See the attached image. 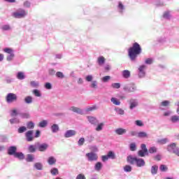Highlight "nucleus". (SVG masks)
<instances>
[{
  "instance_id": "1",
  "label": "nucleus",
  "mask_w": 179,
  "mask_h": 179,
  "mask_svg": "<svg viewBox=\"0 0 179 179\" xmlns=\"http://www.w3.org/2000/svg\"><path fill=\"white\" fill-rule=\"evenodd\" d=\"M142 52V48H141V45L138 43H134L128 50V55L130 61L131 62H135L136 61V58L139 54Z\"/></svg>"
},
{
  "instance_id": "2",
  "label": "nucleus",
  "mask_w": 179,
  "mask_h": 179,
  "mask_svg": "<svg viewBox=\"0 0 179 179\" xmlns=\"http://www.w3.org/2000/svg\"><path fill=\"white\" fill-rule=\"evenodd\" d=\"M127 163H129V164H136V167H145V165L146 164L145 159L132 157V155H129L127 157Z\"/></svg>"
},
{
  "instance_id": "3",
  "label": "nucleus",
  "mask_w": 179,
  "mask_h": 179,
  "mask_svg": "<svg viewBox=\"0 0 179 179\" xmlns=\"http://www.w3.org/2000/svg\"><path fill=\"white\" fill-rule=\"evenodd\" d=\"M11 16L13 17H15V19H23L24 17H26L27 16V12L24 9L20 8L17 11L11 14Z\"/></svg>"
},
{
  "instance_id": "4",
  "label": "nucleus",
  "mask_w": 179,
  "mask_h": 179,
  "mask_svg": "<svg viewBox=\"0 0 179 179\" xmlns=\"http://www.w3.org/2000/svg\"><path fill=\"white\" fill-rule=\"evenodd\" d=\"M3 52L8 54L6 57V60L10 62V61H13V58H15V52L10 48H6L3 50Z\"/></svg>"
},
{
  "instance_id": "5",
  "label": "nucleus",
  "mask_w": 179,
  "mask_h": 179,
  "mask_svg": "<svg viewBox=\"0 0 179 179\" xmlns=\"http://www.w3.org/2000/svg\"><path fill=\"white\" fill-rule=\"evenodd\" d=\"M6 101L8 104L17 101V95L13 93H8L6 96Z\"/></svg>"
},
{
  "instance_id": "6",
  "label": "nucleus",
  "mask_w": 179,
  "mask_h": 179,
  "mask_svg": "<svg viewBox=\"0 0 179 179\" xmlns=\"http://www.w3.org/2000/svg\"><path fill=\"white\" fill-rule=\"evenodd\" d=\"M123 90H124V92H127L128 93H134V92H136L138 90V88L135 83H131L124 87Z\"/></svg>"
},
{
  "instance_id": "7",
  "label": "nucleus",
  "mask_w": 179,
  "mask_h": 179,
  "mask_svg": "<svg viewBox=\"0 0 179 179\" xmlns=\"http://www.w3.org/2000/svg\"><path fill=\"white\" fill-rule=\"evenodd\" d=\"M146 66L141 65L139 66L138 69V79H143L146 76Z\"/></svg>"
},
{
  "instance_id": "8",
  "label": "nucleus",
  "mask_w": 179,
  "mask_h": 179,
  "mask_svg": "<svg viewBox=\"0 0 179 179\" xmlns=\"http://www.w3.org/2000/svg\"><path fill=\"white\" fill-rule=\"evenodd\" d=\"M85 80H87V82H92L90 87H91V89H97L98 86V83L97 80H93V76L92 75H88L85 77Z\"/></svg>"
},
{
  "instance_id": "9",
  "label": "nucleus",
  "mask_w": 179,
  "mask_h": 179,
  "mask_svg": "<svg viewBox=\"0 0 179 179\" xmlns=\"http://www.w3.org/2000/svg\"><path fill=\"white\" fill-rule=\"evenodd\" d=\"M85 156L88 162H97L99 160V156L93 152L87 153Z\"/></svg>"
},
{
  "instance_id": "10",
  "label": "nucleus",
  "mask_w": 179,
  "mask_h": 179,
  "mask_svg": "<svg viewBox=\"0 0 179 179\" xmlns=\"http://www.w3.org/2000/svg\"><path fill=\"white\" fill-rule=\"evenodd\" d=\"M34 131L33 130H28L25 132L24 136L27 142H33L34 141Z\"/></svg>"
},
{
  "instance_id": "11",
  "label": "nucleus",
  "mask_w": 179,
  "mask_h": 179,
  "mask_svg": "<svg viewBox=\"0 0 179 179\" xmlns=\"http://www.w3.org/2000/svg\"><path fill=\"white\" fill-rule=\"evenodd\" d=\"M7 153L9 156H15L17 153V147L16 145H11L7 149Z\"/></svg>"
},
{
  "instance_id": "12",
  "label": "nucleus",
  "mask_w": 179,
  "mask_h": 179,
  "mask_svg": "<svg viewBox=\"0 0 179 179\" xmlns=\"http://www.w3.org/2000/svg\"><path fill=\"white\" fill-rule=\"evenodd\" d=\"M129 109L134 110V108H136L139 106V101L138 99H131L129 101Z\"/></svg>"
},
{
  "instance_id": "13",
  "label": "nucleus",
  "mask_w": 179,
  "mask_h": 179,
  "mask_svg": "<svg viewBox=\"0 0 179 179\" xmlns=\"http://www.w3.org/2000/svg\"><path fill=\"white\" fill-rule=\"evenodd\" d=\"M48 144L44 143L42 144H40V143H38L37 144V148L38 150H39V152H45V150H47V149H48Z\"/></svg>"
},
{
  "instance_id": "14",
  "label": "nucleus",
  "mask_w": 179,
  "mask_h": 179,
  "mask_svg": "<svg viewBox=\"0 0 179 179\" xmlns=\"http://www.w3.org/2000/svg\"><path fill=\"white\" fill-rule=\"evenodd\" d=\"M177 144L176 143H172L167 145L166 150L169 152V153H173V152L177 149Z\"/></svg>"
},
{
  "instance_id": "15",
  "label": "nucleus",
  "mask_w": 179,
  "mask_h": 179,
  "mask_svg": "<svg viewBox=\"0 0 179 179\" xmlns=\"http://www.w3.org/2000/svg\"><path fill=\"white\" fill-rule=\"evenodd\" d=\"M69 110L73 111V113H76V114H80V115H83V110L76 106H71Z\"/></svg>"
},
{
  "instance_id": "16",
  "label": "nucleus",
  "mask_w": 179,
  "mask_h": 179,
  "mask_svg": "<svg viewBox=\"0 0 179 179\" xmlns=\"http://www.w3.org/2000/svg\"><path fill=\"white\" fill-rule=\"evenodd\" d=\"M76 135V131L75 130H67L64 134V138H72Z\"/></svg>"
},
{
  "instance_id": "17",
  "label": "nucleus",
  "mask_w": 179,
  "mask_h": 179,
  "mask_svg": "<svg viewBox=\"0 0 179 179\" xmlns=\"http://www.w3.org/2000/svg\"><path fill=\"white\" fill-rule=\"evenodd\" d=\"M87 120L92 125H97V124H99V120H97V119L94 117L87 116Z\"/></svg>"
},
{
  "instance_id": "18",
  "label": "nucleus",
  "mask_w": 179,
  "mask_h": 179,
  "mask_svg": "<svg viewBox=\"0 0 179 179\" xmlns=\"http://www.w3.org/2000/svg\"><path fill=\"white\" fill-rule=\"evenodd\" d=\"M157 171H159V166L153 165L151 166L152 176H156V174H157Z\"/></svg>"
},
{
  "instance_id": "19",
  "label": "nucleus",
  "mask_w": 179,
  "mask_h": 179,
  "mask_svg": "<svg viewBox=\"0 0 179 179\" xmlns=\"http://www.w3.org/2000/svg\"><path fill=\"white\" fill-rule=\"evenodd\" d=\"M115 134L117 135H124L127 134V129L122 128H118L115 130Z\"/></svg>"
},
{
  "instance_id": "20",
  "label": "nucleus",
  "mask_w": 179,
  "mask_h": 179,
  "mask_svg": "<svg viewBox=\"0 0 179 179\" xmlns=\"http://www.w3.org/2000/svg\"><path fill=\"white\" fill-rule=\"evenodd\" d=\"M122 75L124 79H129V78H131V71L124 70L122 72Z\"/></svg>"
},
{
  "instance_id": "21",
  "label": "nucleus",
  "mask_w": 179,
  "mask_h": 179,
  "mask_svg": "<svg viewBox=\"0 0 179 179\" xmlns=\"http://www.w3.org/2000/svg\"><path fill=\"white\" fill-rule=\"evenodd\" d=\"M137 155L139 157H145V156H149V152L140 150L138 151Z\"/></svg>"
},
{
  "instance_id": "22",
  "label": "nucleus",
  "mask_w": 179,
  "mask_h": 179,
  "mask_svg": "<svg viewBox=\"0 0 179 179\" xmlns=\"http://www.w3.org/2000/svg\"><path fill=\"white\" fill-rule=\"evenodd\" d=\"M10 115L11 117H17V115L20 116V112H19L17 108H14V109L10 110Z\"/></svg>"
},
{
  "instance_id": "23",
  "label": "nucleus",
  "mask_w": 179,
  "mask_h": 179,
  "mask_svg": "<svg viewBox=\"0 0 179 179\" xmlns=\"http://www.w3.org/2000/svg\"><path fill=\"white\" fill-rule=\"evenodd\" d=\"M50 129L52 134H57V132L59 131V126H58L57 124H54L51 126Z\"/></svg>"
},
{
  "instance_id": "24",
  "label": "nucleus",
  "mask_w": 179,
  "mask_h": 179,
  "mask_svg": "<svg viewBox=\"0 0 179 179\" xmlns=\"http://www.w3.org/2000/svg\"><path fill=\"white\" fill-rule=\"evenodd\" d=\"M117 10L120 13H122L125 10V6L122 4V2L119 1L117 5Z\"/></svg>"
},
{
  "instance_id": "25",
  "label": "nucleus",
  "mask_w": 179,
  "mask_h": 179,
  "mask_svg": "<svg viewBox=\"0 0 179 179\" xmlns=\"http://www.w3.org/2000/svg\"><path fill=\"white\" fill-rule=\"evenodd\" d=\"M105 62H106V58H104V57L100 56L99 57H98L97 63L99 65V66H102V65H104Z\"/></svg>"
},
{
  "instance_id": "26",
  "label": "nucleus",
  "mask_w": 179,
  "mask_h": 179,
  "mask_svg": "<svg viewBox=\"0 0 179 179\" xmlns=\"http://www.w3.org/2000/svg\"><path fill=\"white\" fill-rule=\"evenodd\" d=\"M1 30L3 31H10L12 30V27L9 24H3L1 27Z\"/></svg>"
},
{
  "instance_id": "27",
  "label": "nucleus",
  "mask_w": 179,
  "mask_h": 179,
  "mask_svg": "<svg viewBox=\"0 0 179 179\" xmlns=\"http://www.w3.org/2000/svg\"><path fill=\"white\" fill-rule=\"evenodd\" d=\"M103 169V164L100 162H98L94 165L95 171H100Z\"/></svg>"
},
{
  "instance_id": "28",
  "label": "nucleus",
  "mask_w": 179,
  "mask_h": 179,
  "mask_svg": "<svg viewBox=\"0 0 179 179\" xmlns=\"http://www.w3.org/2000/svg\"><path fill=\"white\" fill-rule=\"evenodd\" d=\"M137 138H149V135L146 131H140L137 134Z\"/></svg>"
},
{
  "instance_id": "29",
  "label": "nucleus",
  "mask_w": 179,
  "mask_h": 179,
  "mask_svg": "<svg viewBox=\"0 0 179 179\" xmlns=\"http://www.w3.org/2000/svg\"><path fill=\"white\" fill-rule=\"evenodd\" d=\"M48 163L50 166H53V164L57 163V159L54 157H49L48 159Z\"/></svg>"
},
{
  "instance_id": "30",
  "label": "nucleus",
  "mask_w": 179,
  "mask_h": 179,
  "mask_svg": "<svg viewBox=\"0 0 179 179\" xmlns=\"http://www.w3.org/2000/svg\"><path fill=\"white\" fill-rule=\"evenodd\" d=\"M43 164L41 162H36L34 164V168L36 169V170L41 171L43 170Z\"/></svg>"
},
{
  "instance_id": "31",
  "label": "nucleus",
  "mask_w": 179,
  "mask_h": 179,
  "mask_svg": "<svg viewBox=\"0 0 179 179\" xmlns=\"http://www.w3.org/2000/svg\"><path fill=\"white\" fill-rule=\"evenodd\" d=\"M20 118L27 120V119L30 118V114L29 113L20 112Z\"/></svg>"
},
{
  "instance_id": "32",
  "label": "nucleus",
  "mask_w": 179,
  "mask_h": 179,
  "mask_svg": "<svg viewBox=\"0 0 179 179\" xmlns=\"http://www.w3.org/2000/svg\"><path fill=\"white\" fill-rule=\"evenodd\" d=\"M47 125H48V121L43 120L38 123V127H39V128H45Z\"/></svg>"
},
{
  "instance_id": "33",
  "label": "nucleus",
  "mask_w": 179,
  "mask_h": 179,
  "mask_svg": "<svg viewBox=\"0 0 179 179\" xmlns=\"http://www.w3.org/2000/svg\"><path fill=\"white\" fill-rule=\"evenodd\" d=\"M110 101L111 103H113V104H114L115 106H120L121 104V101H120V100H118L117 98L115 97H112L110 99Z\"/></svg>"
},
{
  "instance_id": "34",
  "label": "nucleus",
  "mask_w": 179,
  "mask_h": 179,
  "mask_svg": "<svg viewBox=\"0 0 179 179\" xmlns=\"http://www.w3.org/2000/svg\"><path fill=\"white\" fill-rule=\"evenodd\" d=\"M115 111L119 115H124V114H125V111L121 108H118V107L115 108Z\"/></svg>"
},
{
  "instance_id": "35",
  "label": "nucleus",
  "mask_w": 179,
  "mask_h": 179,
  "mask_svg": "<svg viewBox=\"0 0 179 179\" xmlns=\"http://www.w3.org/2000/svg\"><path fill=\"white\" fill-rule=\"evenodd\" d=\"M171 121L173 122V124H176L177 122H179V116L177 115H172L171 117Z\"/></svg>"
},
{
  "instance_id": "36",
  "label": "nucleus",
  "mask_w": 179,
  "mask_h": 179,
  "mask_svg": "<svg viewBox=\"0 0 179 179\" xmlns=\"http://www.w3.org/2000/svg\"><path fill=\"white\" fill-rule=\"evenodd\" d=\"M34 127H36V124L32 121L27 122V129H34Z\"/></svg>"
},
{
  "instance_id": "37",
  "label": "nucleus",
  "mask_w": 179,
  "mask_h": 179,
  "mask_svg": "<svg viewBox=\"0 0 179 179\" xmlns=\"http://www.w3.org/2000/svg\"><path fill=\"white\" fill-rule=\"evenodd\" d=\"M24 103L26 104H31L33 103V97L31 96H27L24 98Z\"/></svg>"
},
{
  "instance_id": "38",
  "label": "nucleus",
  "mask_w": 179,
  "mask_h": 179,
  "mask_svg": "<svg viewBox=\"0 0 179 179\" xmlns=\"http://www.w3.org/2000/svg\"><path fill=\"white\" fill-rule=\"evenodd\" d=\"M14 157H17V159H19L20 160H23V159H24V154H23V152H17Z\"/></svg>"
},
{
  "instance_id": "39",
  "label": "nucleus",
  "mask_w": 179,
  "mask_h": 179,
  "mask_svg": "<svg viewBox=\"0 0 179 179\" xmlns=\"http://www.w3.org/2000/svg\"><path fill=\"white\" fill-rule=\"evenodd\" d=\"M157 41L158 43H161V44H164V43L167 41V37H166L165 36H161L157 38Z\"/></svg>"
},
{
  "instance_id": "40",
  "label": "nucleus",
  "mask_w": 179,
  "mask_h": 179,
  "mask_svg": "<svg viewBox=\"0 0 179 179\" xmlns=\"http://www.w3.org/2000/svg\"><path fill=\"white\" fill-rule=\"evenodd\" d=\"M103 128H104V123L101 122L98 124L95 130L97 131V132H100V131H103Z\"/></svg>"
},
{
  "instance_id": "41",
  "label": "nucleus",
  "mask_w": 179,
  "mask_h": 179,
  "mask_svg": "<svg viewBox=\"0 0 179 179\" xmlns=\"http://www.w3.org/2000/svg\"><path fill=\"white\" fill-rule=\"evenodd\" d=\"M169 142V138H162L157 140V143H159V145H166Z\"/></svg>"
},
{
  "instance_id": "42",
  "label": "nucleus",
  "mask_w": 179,
  "mask_h": 179,
  "mask_svg": "<svg viewBox=\"0 0 179 179\" xmlns=\"http://www.w3.org/2000/svg\"><path fill=\"white\" fill-rule=\"evenodd\" d=\"M9 122L10 124H11V125H13V124H19V122H20V120H19V119H17V117H13L9 120Z\"/></svg>"
},
{
  "instance_id": "43",
  "label": "nucleus",
  "mask_w": 179,
  "mask_h": 179,
  "mask_svg": "<svg viewBox=\"0 0 179 179\" xmlns=\"http://www.w3.org/2000/svg\"><path fill=\"white\" fill-rule=\"evenodd\" d=\"M157 152V148L155 146L150 147L148 150V153H150V155H153V153Z\"/></svg>"
},
{
  "instance_id": "44",
  "label": "nucleus",
  "mask_w": 179,
  "mask_h": 179,
  "mask_svg": "<svg viewBox=\"0 0 179 179\" xmlns=\"http://www.w3.org/2000/svg\"><path fill=\"white\" fill-rule=\"evenodd\" d=\"M168 170L169 168L167 167V166L164 164H161L159 166V171H162V173H166V171H167Z\"/></svg>"
},
{
  "instance_id": "45",
  "label": "nucleus",
  "mask_w": 179,
  "mask_h": 179,
  "mask_svg": "<svg viewBox=\"0 0 179 179\" xmlns=\"http://www.w3.org/2000/svg\"><path fill=\"white\" fill-rule=\"evenodd\" d=\"M163 17L164 19H166V20H170V17H171V15H170V11H165L163 14Z\"/></svg>"
},
{
  "instance_id": "46",
  "label": "nucleus",
  "mask_w": 179,
  "mask_h": 179,
  "mask_svg": "<svg viewBox=\"0 0 179 179\" xmlns=\"http://www.w3.org/2000/svg\"><path fill=\"white\" fill-rule=\"evenodd\" d=\"M17 78L20 80H23V79H24L25 76H24V73L20 71L17 73Z\"/></svg>"
},
{
  "instance_id": "47",
  "label": "nucleus",
  "mask_w": 179,
  "mask_h": 179,
  "mask_svg": "<svg viewBox=\"0 0 179 179\" xmlns=\"http://www.w3.org/2000/svg\"><path fill=\"white\" fill-rule=\"evenodd\" d=\"M27 131V128L24 126L20 127L17 129L18 134H23L24 132H26Z\"/></svg>"
},
{
  "instance_id": "48",
  "label": "nucleus",
  "mask_w": 179,
  "mask_h": 179,
  "mask_svg": "<svg viewBox=\"0 0 179 179\" xmlns=\"http://www.w3.org/2000/svg\"><path fill=\"white\" fill-rule=\"evenodd\" d=\"M34 160V156H33L31 154H28L27 155L26 161L29 163L33 162Z\"/></svg>"
},
{
  "instance_id": "49",
  "label": "nucleus",
  "mask_w": 179,
  "mask_h": 179,
  "mask_svg": "<svg viewBox=\"0 0 179 179\" xmlns=\"http://www.w3.org/2000/svg\"><path fill=\"white\" fill-rule=\"evenodd\" d=\"M129 150H131V152H135V150H136V143H130Z\"/></svg>"
},
{
  "instance_id": "50",
  "label": "nucleus",
  "mask_w": 179,
  "mask_h": 179,
  "mask_svg": "<svg viewBox=\"0 0 179 179\" xmlns=\"http://www.w3.org/2000/svg\"><path fill=\"white\" fill-rule=\"evenodd\" d=\"M32 93L36 97H41V92L38 90H34Z\"/></svg>"
},
{
  "instance_id": "51",
  "label": "nucleus",
  "mask_w": 179,
  "mask_h": 179,
  "mask_svg": "<svg viewBox=\"0 0 179 179\" xmlns=\"http://www.w3.org/2000/svg\"><path fill=\"white\" fill-rule=\"evenodd\" d=\"M124 171H125V173H131V171H132V166L130 165H126L124 167Z\"/></svg>"
},
{
  "instance_id": "52",
  "label": "nucleus",
  "mask_w": 179,
  "mask_h": 179,
  "mask_svg": "<svg viewBox=\"0 0 179 179\" xmlns=\"http://www.w3.org/2000/svg\"><path fill=\"white\" fill-rule=\"evenodd\" d=\"M156 6H164V2L160 0H154Z\"/></svg>"
},
{
  "instance_id": "53",
  "label": "nucleus",
  "mask_w": 179,
  "mask_h": 179,
  "mask_svg": "<svg viewBox=\"0 0 179 179\" xmlns=\"http://www.w3.org/2000/svg\"><path fill=\"white\" fill-rule=\"evenodd\" d=\"M108 159H115V154L113 151H109L107 155Z\"/></svg>"
},
{
  "instance_id": "54",
  "label": "nucleus",
  "mask_w": 179,
  "mask_h": 179,
  "mask_svg": "<svg viewBox=\"0 0 179 179\" xmlns=\"http://www.w3.org/2000/svg\"><path fill=\"white\" fill-rule=\"evenodd\" d=\"M28 150L30 153H34L36 152V146L31 145L28 147Z\"/></svg>"
},
{
  "instance_id": "55",
  "label": "nucleus",
  "mask_w": 179,
  "mask_h": 179,
  "mask_svg": "<svg viewBox=\"0 0 179 179\" xmlns=\"http://www.w3.org/2000/svg\"><path fill=\"white\" fill-rule=\"evenodd\" d=\"M160 106L162 107H169L170 106V101H164L161 102Z\"/></svg>"
},
{
  "instance_id": "56",
  "label": "nucleus",
  "mask_w": 179,
  "mask_h": 179,
  "mask_svg": "<svg viewBox=\"0 0 179 179\" xmlns=\"http://www.w3.org/2000/svg\"><path fill=\"white\" fill-rule=\"evenodd\" d=\"M56 76H57V78H59V79H64V78H65L64 73H62L61 71H57L56 73Z\"/></svg>"
},
{
  "instance_id": "57",
  "label": "nucleus",
  "mask_w": 179,
  "mask_h": 179,
  "mask_svg": "<svg viewBox=\"0 0 179 179\" xmlns=\"http://www.w3.org/2000/svg\"><path fill=\"white\" fill-rule=\"evenodd\" d=\"M111 87H113V89H120V87H121V84L118 83H112Z\"/></svg>"
},
{
  "instance_id": "58",
  "label": "nucleus",
  "mask_w": 179,
  "mask_h": 179,
  "mask_svg": "<svg viewBox=\"0 0 179 179\" xmlns=\"http://www.w3.org/2000/svg\"><path fill=\"white\" fill-rule=\"evenodd\" d=\"M94 110H97V106H92V107L87 108L85 109V111H86L87 113H89V112H90V111H94Z\"/></svg>"
},
{
  "instance_id": "59",
  "label": "nucleus",
  "mask_w": 179,
  "mask_h": 179,
  "mask_svg": "<svg viewBox=\"0 0 179 179\" xmlns=\"http://www.w3.org/2000/svg\"><path fill=\"white\" fill-rule=\"evenodd\" d=\"M84 144H85V138L81 137L78 141V146H83Z\"/></svg>"
},
{
  "instance_id": "60",
  "label": "nucleus",
  "mask_w": 179,
  "mask_h": 179,
  "mask_svg": "<svg viewBox=\"0 0 179 179\" xmlns=\"http://www.w3.org/2000/svg\"><path fill=\"white\" fill-rule=\"evenodd\" d=\"M50 173H51L52 176H57V174H58V169L52 168L50 170Z\"/></svg>"
},
{
  "instance_id": "61",
  "label": "nucleus",
  "mask_w": 179,
  "mask_h": 179,
  "mask_svg": "<svg viewBox=\"0 0 179 179\" xmlns=\"http://www.w3.org/2000/svg\"><path fill=\"white\" fill-rule=\"evenodd\" d=\"M23 6L24 8H30V6H31V3L29 1H26L24 2Z\"/></svg>"
},
{
  "instance_id": "62",
  "label": "nucleus",
  "mask_w": 179,
  "mask_h": 179,
  "mask_svg": "<svg viewBox=\"0 0 179 179\" xmlns=\"http://www.w3.org/2000/svg\"><path fill=\"white\" fill-rule=\"evenodd\" d=\"M30 85L32 87H38V82L37 81H31Z\"/></svg>"
},
{
  "instance_id": "63",
  "label": "nucleus",
  "mask_w": 179,
  "mask_h": 179,
  "mask_svg": "<svg viewBox=\"0 0 179 179\" xmlns=\"http://www.w3.org/2000/svg\"><path fill=\"white\" fill-rule=\"evenodd\" d=\"M135 124L137 127H143V122L141 120H136L135 121Z\"/></svg>"
},
{
  "instance_id": "64",
  "label": "nucleus",
  "mask_w": 179,
  "mask_h": 179,
  "mask_svg": "<svg viewBox=\"0 0 179 179\" xmlns=\"http://www.w3.org/2000/svg\"><path fill=\"white\" fill-rule=\"evenodd\" d=\"M76 179H86V176L83 173H80L76 176Z\"/></svg>"
}]
</instances>
